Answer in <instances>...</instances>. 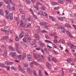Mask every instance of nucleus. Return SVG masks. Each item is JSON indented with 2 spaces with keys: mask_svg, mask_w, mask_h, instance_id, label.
Here are the masks:
<instances>
[{
  "mask_svg": "<svg viewBox=\"0 0 76 76\" xmlns=\"http://www.w3.org/2000/svg\"><path fill=\"white\" fill-rule=\"evenodd\" d=\"M26 26V25L25 23H23V22L22 20H20V26H19L18 28H23V27H25Z\"/></svg>",
  "mask_w": 76,
  "mask_h": 76,
  "instance_id": "1",
  "label": "nucleus"
},
{
  "mask_svg": "<svg viewBox=\"0 0 76 76\" xmlns=\"http://www.w3.org/2000/svg\"><path fill=\"white\" fill-rule=\"evenodd\" d=\"M33 57L35 59H38V58H41V56L37 55L36 53H34L33 55Z\"/></svg>",
  "mask_w": 76,
  "mask_h": 76,
  "instance_id": "2",
  "label": "nucleus"
},
{
  "mask_svg": "<svg viewBox=\"0 0 76 76\" xmlns=\"http://www.w3.org/2000/svg\"><path fill=\"white\" fill-rule=\"evenodd\" d=\"M34 37L37 40H39L40 39V37L38 34H35L34 35Z\"/></svg>",
  "mask_w": 76,
  "mask_h": 76,
  "instance_id": "3",
  "label": "nucleus"
},
{
  "mask_svg": "<svg viewBox=\"0 0 76 76\" xmlns=\"http://www.w3.org/2000/svg\"><path fill=\"white\" fill-rule=\"evenodd\" d=\"M27 71L28 72L29 74L31 75V74L32 73V71L31 68H29L27 69Z\"/></svg>",
  "mask_w": 76,
  "mask_h": 76,
  "instance_id": "4",
  "label": "nucleus"
},
{
  "mask_svg": "<svg viewBox=\"0 0 76 76\" xmlns=\"http://www.w3.org/2000/svg\"><path fill=\"white\" fill-rule=\"evenodd\" d=\"M16 53L13 52L10 53V56H14V58H17V56H16Z\"/></svg>",
  "mask_w": 76,
  "mask_h": 76,
  "instance_id": "5",
  "label": "nucleus"
},
{
  "mask_svg": "<svg viewBox=\"0 0 76 76\" xmlns=\"http://www.w3.org/2000/svg\"><path fill=\"white\" fill-rule=\"evenodd\" d=\"M27 57L29 61H32V56H31V55L28 54Z\"/></svg>",
  "mask_w": 76,
  "mask_h": 76,
  "instance_id": "6",
  "label": "nucleus"
},
{
  "mask_svg": "<svg viewBox=\"0 0 76 76\" xmlns=\"http://www.w3.org/2000/svg\"><path fill=\"white\" fill-rule=\"evenodd\" d=\"M66 33L67 35H68L70 38L73 37V36H72V34H70V32H69V31H66Z\"/></svg>",
  "mask_w": 76,
  "mask_h": 76,
  "instance_id": "7",
  "label": "nucleus"
},
{
  "mask_svg": "<svg viewBox=\"0 0 76 76\" xmlns=\"http://www.w3.org/2000/svg\"><path fill=\"white\" fill-rule=\"evenodd\" d=\"M34 63H33V61L31 62H30L29 64V65L30 67H31V68H34Z\"/></svg>",
  "mask_w": 76,
  "mask_h": 76,
  "instance_id": "8",
  "label": "nucleus"
},
{
  "mask_svg": "<svg viewBox=\"0 0 76 76\" xmlns=\"http://www.w3.org/2000/svg\"><path fill=\"white\" fill-rule=\"evenodd\" d=\"M46 66L48 69H50L51 66L48 62L46 63Z\"/></svg>",
  "mask_w": 76,
  "mask_h": 76,
  "instance_id": "9",
  "label": "nucleus"
},
{
  "mask_svg": "<svg viewBox=\"0 0 76 76\" xmlns=\"http://www.w3.org/2000/svg\"><path fill=\"white\" fill-rule=\"evenodd\" d=\"M28 20L30 22H31V23H34V21H33V19L31 17H28Z\"/></svg>",
  "mask_w": 76,
  "mask_h": 76,
  "instance_id": "10",
  "label": "nucleus"
},
{
  "mask_svg": "<svg viewBox=\"0 0 76 76\" xmlns=\"http://www.w3.org/2000/svg\"><path fill=\"white\" fill-rule=\"evenodd\" d=\"M73 60V59L72 58H68L66 60V61L68 62V63H70V62H72V61Z\"/></svg>",
  "mask_w": 76,
  "mask_h": 76,
  "instance_id": "11",
  "label": "nucleus"
},
{
  "mask_svg": "<svg viewBox=\"0 0 76 76\" xmlns=\"http://www.w3.org/2000/svg\"><path fill=\"white\" fill-rule=\"evenodd\" d=\"M22 56V60H24V58L26 57V53H24L23 54V55H21Z\"/></svg>",
  "mask_w": 76,
  "mask_h": 76,
  "instance_id": "12",
  "label": "nucleus"
},
{
  "mask_svg": "<svg viewBox=\"0 0 76 76\" xmlns=\"http://www.w3.org/2000/svg\"><path fill=\"white\" fill-rule=\"evenodd\" d=\"M10 19L11 20H13V13H10Z\"/></svg>",
  "mask_w": 76,
  "mask_h": 76,
  "instance_id": "13",
  "label": "nucleus"
},
{
  "mask_svg": "<svg viewBox=\"0 0 76 76\" xmlns=\"http://www.w3.org/2000/svg\"><path fill=\"white\" fill-rule=\"evenodd\" d=\"M14 18L15 20H16L17 21V24H19V19H18V18L17 17H15Z\"/></svg>",
  "mask_w": 76,
  "mask_h": 76,
  "instance_id": "14",
  "label": "nucleus"
},
{
  "mask_svg": "<svg viewBox=\"0 0 76 76\" xmlns=\"http://www.w3.org/2000/svg\"><path fill=\"white\" fill-rule=\"evenodd\" d=\"M58 42H61L62 44L65 43V41L64 40L60 39L58 41Z\"/></svg>",
  "mask_w": 76,
  "mask_h": 76,
  "instance_id": "15",
  "label": "nucleus"
},
{
  "mask_svg": "<svg viewBox=\"0 0 76 76\" xmlns=\"http://www.w3.org/2000/svg\"><path fill=\"white\" fill-rule=\"evenodd\" d=\"M65 26L66 27H67V28H72V26L67 23H66L65 24Z\"/></svg>",
  "mask_w": 76,
  "mask_h": 76,
  "instance_id": "16",
  "label": "nucleus"
},
{
  "mask_svg": "<svg viewBox=\"0 0 76 76\" xmlns=\"http://www.w3.org/2000/svg\"><path fill=\"white\" fill-rule=\"evenodd\" d=\"M0 66H1V67H5V68H7V66H4V64H3L0 63Z\"/></svg>",
  "mask_w": 76,
  "mask_h": 76,
  "instance_id": "17",
  "label": "nucleus"
},
{
  "mask_svg": "<svg viewBox=\"0 0 76 76\" xmlns=\"http://www.w3.org/2000/svg\"><path fill=\"white\" fill-rule=\"evenodd\" d=\"M19 43H17L15 44V48L16 50H18L19 49V48H18V46L19 45Z\"/></svg>",
  "mask_w": 76,
  "mask_h": 76,
  "instance_id": "18",
  "label": "nucleus"
},
{
  "mask_svg": "<svg viewBox=\"0 0 76 76\" xmlns=\"http://www.w3.org/2000/svg\"><path fill=\"white\" fill-rule=\"evenodd\" d=\"M0 14L1 15H4V12L2 9H0Z\"/></svg>",
  "mask_w": 76,
  "mask_h": 76,
  "instance_id": "19",
  "label": "nucleus"
},
{
  "mask_svg": "<svg viewBox=\"0 0 76 76\" xmlns=\"http://www.w3.org/2000/svg\"><path fill=\"white\" fill-rule=\"evenodd\" d=\"M58 2L61 4H62L64 2V0H58Z\"/></svg>",
  "mask_w": 76,
  "mask_h": 76,
  "instance_id": "20",
  "label": "nucleus"
},
{
  "mask_svg": "<svg viewBox=\"0 0 76 76\" xmlns=\"http://www.w3.org/2000/svg\"><path fill=\"white\" fill-rule=\"evenodd\" d=\"M61 30V32L62 33L64 34L65 32H66V30H65V29L64 27Z\"/></svg>",
  "mask_w": 76,
  "mask_h": 76,
  "instance_id": "21",
  "label": "nucleus"
},
{
  "mask_svg": "<svg viewBox=\"0 0 76 76\" xmlns=\"http://www.w3.org/2000/svg\"><path fill=\"white\" fill-rule=\"evenodd\" d=\"M29 37V35H28V34L26 33L25 34V37L26 39H27V38L28 39V37Z\"/></svg>",
  "mask_w": 76,
  "mask_h": 76,
  "instance_id": "22",
  "label": "nucleus"
},
{
  "mask_svg": "<svg viewBox=\"0 0 76 76\" xmlns=\"http://www.w3.org/2000/svg\"><path fill=\"white\" fill-rule=\"evenodd\" d=\"M38 15H43V12H42V11H40L38 13Z\"/></svg>",
  "mask_w": 76,
  "mask_h": 76,
  "instance_id": "23",
  "label": "nucleus"
},
{
  "mask_svg": "<svg viewBox=\"0 0 76 76\" xmlns=\"http://www.w3.org/2000/svg\"><path fill=\"white\" fill-rule=\"evenodd\" d=\"M23 37V31H22V32L21 33L20 35V38H22V37Z\"/></svg>",
  "mask_w": 76,
  "mask_h": 76,
  "instance_id": "24",
  "label": "nucleus"
},
{
  "mask_svg": "<svg viewBox=\"0 0 76 76\" xmlns=\"http://www.w3.org/2000/svg\"><path fill=\"white\" fill-rule=\"evenodd\" d=\"M10 49L12 51H15V49H14V48H13V47L12 46H10Z\"/></svg>",
  "mask_w": 76,
  "mask_h": 76,
  "instance_id": "25",
  "label": "nucleus"
},
{
  "mask_svg": "<svg viewBox=\"0 0 76 76\" xmlns=\"http://www.w3.org/2000/svg\"><path fill=\"white\" fill-rule=\"evenodd\" d=\"M47 23L45 22H42L40 23V25H47Z\"/></svg>",
  "mask_w": 76,
  "mask_h": 76,
  "instance_id": "26",
  "label": "nucleus"
},
{
  "mask_svg": "<svg viewBox=\"0 0 76 76\" xmlns=\"http://www.w3.org/2000/svg\"><path fill=\"white\" fill-rule=\"evenodd\" d=\"M44 50L45 52V53H47L48 54H50V52L48 51L47 50V48H45L44 49Z\"/></svg>",
  "mask_w": 76,
  "mask_h": 76,
  "instance_id": "27",
  "label": "nucleus"
},
{
  "mask_svg": "<svg viewBox=\"0 0 76 76\" xmlns=\"http://www.w3.org/2000/svg\"><path fill=\"white\" fill-rule=\"evenodd\" d=\"M31 26V24L29 23L28 24V25H27V26L26 25V26H25V28H29Z\"/></svg>",
  "mask_w": 76,
  "mask_h": 76,
  "instance_id": "28",
  "label": "nucleus"
},
{
  "mask_svg": "<svg viewBox=\"0 0 76 76\" xmlns=\"http://www.w3.org/2000/svg\"><path fill=\"white\" fill-rule=\"evenodd\" d=\"M41 9L42 10H45V7L43 5H42L41 7Z\"/></svg>",
  "mask_w": 76,
  "mask_h": 76,
  "instance_id": "29",
  "label": "nucleus"
},
{
  "mask_svg": "<svg viewBox=\"0 0 76 76\" xmlns=\"http://www.w3.org/2000/svg\"><path fill=\"white\" fill-rule=\"evenodd\" d=\"M34 7L37 10H39V7H38L37 6L34 5Z\"/></svg>",
  "mask_w": 76,
  "mask_h": 76,
  "instance_id": "30",
  "label": "nucleus"
},
{
  "mask_svg": "<svg viewBox=\"0 0 76 76\" xmlns=\"http://www.w3.org/2000/svg\"><path fill=\"white\" fill-rule=\"evenodd\" d=\"M52 5L54 6V5H57V3L56 2H52L51 3Z\"/></svg>",
  "mask_w": 76,
  "mask_h": 76,
  "instance_id": "31",
  "label": "nucleus"
},
{
  "mask_svg": "<svg viewBox=\"0 0 76 76\" xmlns=\"http://www.w3.org/2000/svg\"><path fill=\"white\" fill-rule=\"evenodd\" d=\"M52 59L53 61L55 63H56V62H57V60H56V58H52Z\"/></svg>",
  "mask_w": 76,
  "mask_h": 76,
  "instance_id": "32",
  "label": "nucleus"
},
{
  "mask_svg": "<svg viewBox=\"0 0 76 76\" xmlns=\"http://www.w3.org/2000/svg\"><path fill=\"white\" fill-rule=\"evenodd\" d=\"M9 1H10V0H5L6 3L8 4H9Z\"/></svg>",
  "mask_w": 76,
  "mask_h": 76,
  "instance_id": "33",
  "label": "nucleus"
},
{
  "mask_svg": "<svg viewBox=\"0 0 76 76\" xmlns=\"http://www.w3.org/2000/svg\"><path fill=\"white\" fill-rule=\"evenodd\" d=\"M36 5H42V4H41V3H40L39 1H37L36 3Z\"/></svg>",
  "mask_w": 76,
  "mask_h": 76,
  "instance_id": "34",
  "label": "nucleus"
},
{
  "mask_svg": "<svg viewBox=\"0 0 76 76\" xmlns=\"http://www.w3.org/2000/svg\"><path fill=\"white\" fill-rule=\"evenodd\" d=\"M42 16H46V17H47V16H48V15L47 14V13H46V12H43V15H42Z\"/></svg>",
  "mask_w": 76,
  "mask_h": 76,
  "instance_id": "35",
  "label": "nucleus"
},
{
  "mask_svg": "<svg viewBox=\"0 0 76 76\" xmlns=\"http://www.w3.org/2000/svg\"><path fill=\"white\" fill-rule=\"evenodd\" d=\"M4 12L6 13V15H9V11L7 10H5Z\"/></svg>",
  "mask_w": 76,
  "mask_h": 76,
  "instance_id": "36",
  "label": "nucleus"
},
{
  "mask_svg": "<svg viewBox=\"0 0 76 76\" xmlns=\"http://www.w3.org/2000/svg\"><path fill=\"white\" fill-rule=\"evenodd\" d=\"M45 41L46 42H48V43H50V44H52V42L49 40H45Z\"/></svg>",
  "mask_w": 76,
  "mask_h": 76,
  "instance_id": "37",
  "label": "nucleus"
},
{
  "mask_svg": "<svg viewBox=\"0 0 76 76\" xmlns=\"http://www.w3.org/2000/svg\"><path fill=\"white\" fill-rule=\"evenodd\" d=\"M70 46V48L71 49H72V48H73L75 47L74 45H73V44H71V45Z\"/></svg>",
  "mask_w": 76,
  "mask_h": 76,
  "instance_id": "38",
  "label": "nucleus"
},
{
  "mask_svg": "<svg viewBox=\"0 0 76 76\" xmlns=\"http://www.w3.org/2000/svg\"><path fill=\"white\" fill-rule=\"evenodd\" d=\"M11 69H12V70H16L17 69L16 68L14 67L13 66H11Z\"/></svg>",
  "mask_w": 76,
  "mask_h": 76,
  "instance_id": "39",
  "label": "nucleus"
},
{
  "mask_svg": "<svg viewBox=\"0 0 76 76\" xmlns=\"http://www.w3.org/2000/svg\"><path fill=\"white\" fill-rule=\"evenodd\" d=\"M18 59H19V60H20L21 58H22V55L18 56Z\"/></svg>",
  "mask_w": 76,
  "mask_h": 76,
  "instance_id": "40",
  "label": "nucleus"
},
{
  "mask_svg": "<svg viewBox=\"0 0 76 76\" xmlns=\"http://www.w3.org/2000/svg\"><path fill=\"white\" fill-rule=\"evenodd\" d=\"M33 16L34 18L35 19H38V17H37V15H34V14H33Z\"/></svg>",
  "mask_w": 76,
  "mask_h": 76,
  "instance_id": "41",
  "label": "nucleus"
},
{
  "mask_svg": "<svg viewBox=\"0 0 76 76\" xmlns=\"http://www.w3.org/2000/svg\"><path fill=\"white\" fill-rule=\"evenodd\" d=\"M9 38V37L8 36H4L3 37V39H7Z\"/></svg>",
  "mask_w": 76,
  "mask_h": 76,
  "instance_id": "42",
  "label": "nucleus"
},
{
  "mask_svg": "<svg viewBox=\"0 0 76 76\" xmlns=\"http://www.w3.org/2000/svg\"><path fill=\"white\" fill-rule=\"evenodd\" d=\"M28 64H24V67H28Z\"/></svg>",
  "mask_w": 76,
  "mask_h": 76,
  "instance_id": "43",
  "label": "nucleus"
},
{
  "mask_svg": "<svg viewBox=\"0 0 76 76\" xmlns=\"http://www.w3.org/2000/svg\"><path fill=\"white\" fill-rule=\"evenodd\" d=\"M47 47L48 48H49V49H51L53 48L52 47L48 45H47Z\"/></svg>",
  "mask_w": 76,
  "mask_h": 76,
  "instance_id": "44",
  "label": "nucleus"
},
{
  "mask_svg": "<svg viewBox=\"0 0 76 76\" xmlns=\"http://www.w3.org/2000/svg\"><path fill=\"white\" fill-rule=\"evenodd\" d=\"M26 1L27 3L28 4L31 3V1H30V0H26Z\"/></svg>",
  "mask_w": 76,
  "mask_h": 76,
  "instance_id": "45",
  "label": "nucleus"
},
{
  "mask_svg": "<svg viewBox=\"0 0 76 76\" xmlns=\"http://www.w3.org/2000/svg\"><path fill=\"white\" fill-rule=\"evenodd\" d=\"M44 28H46V29H48L49 26H48L47 25H45L44 26Z\"/></svg>",
  "mask_w": 76,
  "mask_h": 76,
  "instance_id": "46",
  "label": "nucleus"
},
{
  "mask_svg": "<svg viewBox=\"0 0 76 76\" xmlns=\"http://www.w3.org/2000/svg\"><path fill=\"white\" fill-rule=\"evenodd\" d=\"M33 63H34V64H35V65H37V66H38V63L36 62L33 61Z\"/></svg>",
  "mask_w": 76,
  "mask_h": 76,
  "instance_id": "47",
  "label": "nucleus"
},
{
  "mask_svg": "<svg viewBox=\"0 0 76 76\" xmlns=\"http://www.w3.org/2000/svg\"><path fill=\"white\" fill-rule=\"evenodd\" d=\"M33 72L34 75H35V76L37 75V72L35 71H33Z\"/></svg>",
  "mask_w": 76,
  "mask_h": 76,
  "instance_id": "48",
  "label": "nucleus"
},
{
  "mask_svg": "<svg viewBox=\"0 0 76 76\" xmlns=\"http://www.w3.org/2000/svg\"><path fill=\"white\" fill-rule=\"evenodd\" d=\"M36 29L38 31H39L40 29V28L39 26H37L36 27Z\"/></svg>",
  "mask_w": 76,
  "mask_h": 76,
  "instance_id": "49",
  "label": "nucleus"
},
{
  "mask_svg": "<svg viewBox=\"0 0 76 76\" xmlns=\"http://www.w3.org/2000/svg\"><path fill=\"white\" fill-rule=\"evenodd\" d=\"M45 37L46 38V39H50V37H49L47 35H45Z\"/></svg>",
  "mask_w": 76,
  "mask_h": 76,
  "instance_id": "50",
  "label": "nucleus"
},
{
  "mask_svg": "<svg viewBox=\"0 0 76 76\" xmlns=\"http://www.w3.org/2000/svg\"><path fill=\"white\" fill-rule=\"evenodd\" d=\"M16 51L18 53V54H21V52L19 50V49L16 50Z\"/></svg>",
  "mask_w": 76,
  "mask_h": 76,
  "instance_id": "51",
  "label": "nucleus"
},
{
  "mask_svg": "<svg viewBox=\"0 0 76 76\" xmlns=\"http://www.w3.org/2000/svg\"><path fill=\"white\" fill-rule=\"evenodd\" d=\"M40 58H41L42 60H43V59L45 58L44 56L43 55H41V56H40Z\"/></svg>",
  "mask_w": 76,
  "mask_h": 76,
  "instance_id": "52",
  "label": "nucleus"
},
{
  "mask_svg": "<svg viewBox=\"0 0 76 76\" xmlns=\"http://www.w3.org/2000/svg\"><path fill=\"white\" fill-rule=\"evenodd\" d=\"M53 42H55V43H57V42H58V41L57 40V39H56L55 40H53Z\"/></svg>",
  "mask_w": 76,
  "mask_h": 76,
  "instance_id": "53",
  "label": "nucleus"
},
{
  "mask_svg": "<svg viewBox=\"0 0 76 76\" xmlns=\"http://www.w3.org/2000/svg\"><path fill=\"white\" fill-rule=\"evenodd\" d=\"M5 63L7 65H9L10 64V62L7 61L5 62Z\"/></svg>",
  "mask_w": 76,
  "mask_h": 76,
  "instance_id": "54",
  "label": "nucleus"
},
{
  "mask_svg": "<svg viewBox=\"0 0 76 76\" xmlns=\"http://www.w3.org/2000/svg\"><path fill=\"white\" fill-rule=\"evenodd\" d=\"M21 16H22L21 19H23V20H24V19H25V15H22Z\"/></svg>",
  "mask_w": 76,
  "mask_h": 76,
  "instance_id": "55",
  "label": "nucleus"
},
{
  "mask_svg": "<svg viewBox=\"0 0 76 76\" xmlns=\"http://www.w3.org/2000/svg\"><path fill=\"white\" fill-rule=\"evenodd\" d=\"M36 42V39H35L32 42V43L33 44V45H34V44H35Z\"/></svg>",
  "mask_w": 76,
  "mask_h": 76,
  "instance_id": "56",
  "label": "nucleus"
},
{
  "mask_svg": "<svg viewBox=\"0 0 76 76\" xmlns=\"http://www.w3.org/2000/svg\"><path fill=\"white\" fill-rule=\"evenodd\" d=\"M15 40L16 41H19V38L18 36H16L15 37Z\"/></svg>",
  "mask_w": 76,
  "mask_h": 76,
  "instance_id": "57",
  "label": "nucleus"
},
{
  "mask_svg": "<svg viewBox=\"0 0 76 76\" xmlns=\"http://www.w3.org/2000/svg\"><path fill=\"white\" fill-rule=\"evenodd\" d=\"M64 28V27H63V26H59V27H58V28H59V29H61V30L62 29H63Z\"/></svg>",
  "mask_w": 76,
  "mask_h": 76,
  "instance_id": "58",
  "label": "nucleus"
},
{
  "mask_svg": "<svg viewBox=\"0 0 76 76\" xmlns=\"http://www.w3.org/2000/svg\"><path fill=\"white\" fill-rule=\"evenodd\" d=\"M9 31H7L6 30H5V34H9Z\"/></svg>",
  "mask_w": 76,
  "mask_h": 76,
  "instance_id": "59",
  "label": "nucleus"
},
{
  "mask_svg": "<svg viewBox=\"0 0 76 76\" xmlns=\"http://www.w3.org/2000/svg\"><path fill=\"white\" fill-rule=\"evenodd\" d=\"M53 52H54V54H56L57 55V54H58V53L57 52H56V51L53 50Z\"/></svg>",
  "mask_w": 76,
  "mask_h": 76,
  "instance_id": "60",
  "label": "nucleus"
},
{
  "mask_svg": "<svg viewBox=\"0 0 76 76\" xmlns=\"http://www.w3.org/2000/svg\"><path fill=\"white\" fill-rule=\"evenodd\" d=\"M48 59L49 61H53V60L51 59L50 58V57H48Z\"/></svg>",
  "mask_w": 76,
  "mask_h": 76,
  "instance_id": "61",
  "label": "nucleus"
},
{
  "mask_svg": "<svg viewBox=\"0 0 76 76\" xmlns=\"http://www.w3.org/2000/svg\"><path fill=\"white\" fill-rule=\"evenodd\" d=\"M45 44H44V43H42V44H41L40 46H41L42 47H44V46H45Z\"/></svg>",
  "mask_w": 76,
  "mask_h": 76,
  "instance_id": "62",
  "label": "nucleus"
},
{
  "mask_svg": "<svg viewBox=\"0 0 76 76\" xmlns=\"http://www.w3.org/2000/svg\"><path fill=\"white\" fill-rule=\"evenodd\" d=\"M42 42L41 41H39L38 42V44L40 45H41L42 44Z\"/></svg>",
  "mask_w": 76,
  "mask_h": 76,
  "instance_id": "63",
  "label": "nucleus"
},
{
  "mask_svg": "<svg viewBox=\"0 0 76 76\" xmlns=\"http://www.w3.org/2000/svg\"><path fill=\"white\" fill-rule=\"evenodd\" d=\"M20 72H22V73H25V71L24 70H23L22 69H21V70H20Z\"/></svg>",
  "mask_w": 76,
  "mask_h": 76,
  "instance_id": "64",
  "label": "nucleus"
}]
</instances>
